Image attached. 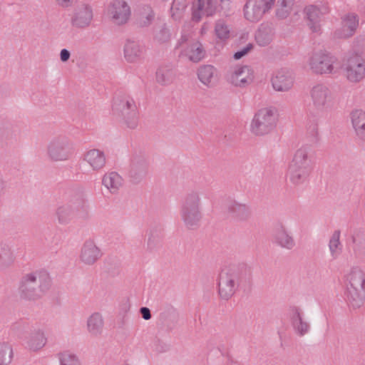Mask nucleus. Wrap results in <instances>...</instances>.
I'll list each match as a JSON object with an SVG mask.
<instances>
[{"instance_id":"nucleus-1","label":"nucleus","mask_w":365,"mask_h":365,"mask_svg":"<svg viewBox=\"0 0 365 365\" xmlns=\"http://www.w3.org/2000/svg\"><path fill=\"white\" fill-rule=\"evenodd\" d=\"M312 171L308 153L304 149L297 150L289 165L287 177L294 185H300L307 182Z\"/></svg>"},{"instance_id":"nucleus-2","label":"nucleus","mask_w":365,"mask_h":365,"mask_svg":"<svg viewBox=\"0 0 365 365\" xmlns=\"http://www.w3.org/2000/svg\"><path fill=\"white\" fill-rule=\"evenodd\" d=\"M347 297L353 307H359L365 299V277L357 268L351 269L346 276Z\"/></svg>"},{"instance_id":"nucleus-3","label":"nucleus","mask_w":365,"mask_h":365,"mask_svg":"<svg viewBox=\"0 0 365 365\" xmlns=\"http://www.w3.org/2000/svg\"><path fill=\"white\" fill-rule=\"evenodd\" d=\"M277 122L275 110L268 107L262 108L254 115L250 124V130L255 135H265L275 128Z\"/></svg>"},{"instance_id":"nucleus-4","label":"nucleus","mask_w":365,"mask_h":365,"mask_svg":"<svg viewBox=\"0 0 365 365\" xmlns=\"http://www.w3.org/2000/svg\"><path fill=\"white\" fill-rule=\"evenodd\" d=\"M335 59L329 53L315 51L309 55L306 61L307 67L314 73H331L334 69Z\"/></svg>"},{"instance_id":"nucleus-5","label":"nucleus","mask_w":365,"mask_h":365,"mask_svg":"<svg viewBox=\"0 0 365 365\" xmlns=\"http://www.w3.org/2000/svg\"><path fill=\"white\" fill-rule=\"evenodd\" d=\"M275 0H248L244 6V16L251 22L257 21L271 9Z\"/></svg>"},{"instance_id":"nucleus-6","label":"nucleus","mask_w":365,"mask_h":365,"mask_svg":"<svg viewBox=\"0 0 365 365\" xmlns=\"http://www.w3.org/2000/svg\"><path fill=\"white\" fill-rule=\"evenodd\" d=\"M103 257V251L93 240H88L82 245L79 261L85 266L94 265Z\"/></svg>"},{"instance_id":"nucleus-7","label":"nucleus","mask_w":365,"mask_h":365,"mask_svg":"<svg viewBox=\"0 0 365 365\" xmlns=\"http://www.w3.org/2000/svg\"><path fill=\"white\" fill-rule=\"evenodd\" d=\"M344 73L349 81H360L365 77V61L358 56L349 57L344 65Z\"/></svg>"},{"instance_id":"nucleus-8","label":"nucleus","mask_w":365,"mask_h":365,"mask_svg":"<svg viewBox=\"0 0 365 365\" xmlns=\"http://www.w3.org/2000/svg\"><path fill=\"white\" fill-rule=\"evenodd\" d=\"M254 72L247 66H240L233 68L229 75L228 81L236 87H245L254 80Z\"/></svg>"},{"instance_id":"nucleus-9","label":"nucleus","mask_w":365,"mask_h":365,"mask_svg":"<svg viewBox=\"0 0 365 365\" xmlns=\"http://www.w3.org/2000/svg\"><path fill=\"white\" fill-rule=\"evenodd\" d=\"M47 153L48 156L56 161L66 160L71 155L68 143L61 139L52 140L48 145Z\"/></svg>"},{"instance_id":"nucleus-10","label":"nucleus","mask_w":365,"mask_h":365,"mask_svg":"<svg viewBox=\"0 0 365 365\" xmlns=\"http://www.w3.org/2000/svg\"><path fill=\"white\" fill-rule=\"evenodd\" d=\"M311 96L314 106L318 109H325L332 106V95L324 86H314L312 90Z\"/></svg>"},{"instance_id":"nucleus-11","label":"nucleus","mask_w":365,"mask_h":365,"mask_svg":"<svg viewBox=\"0 0 365 365\" xmlns=\"http://www.w3.org/2000/svg\"><path fill=\"white\" fill-rule=\"evenodd\" d=\"M83 161L93 171L102 170L106 164V157L104 152L99 149H90L83 155Z\"/></svg>"},{"instance_id":"nucleus-12","label":"nucleus","mask_w":365,"mask_h":365,"mask_svg":"<svg viewBox=\"0 0 365 365\" xmlns=\"http://www.w3.org/2000/svg\"><path fill=\"white\" fill-rule=\"evenodd\" d=\"M236 290L235 279L234 276L227 273L222 272L220 277L218 284V293L220 297L225 300L230 299Z\"/></svg>"},{"instance_id":"nucleus-13","label":"nucleus","mask_w":365,"mask_h":365,"mask_svg":"<svg viewBox=\"0 0 365 365\" xmlns=\"http://www.w3.org/2000/svg\"><path fill=\"white\" fill-rule=\"evenodd\" d=\"M123 116L125 122L130 128H135L138 124L137 107L133 101H123L117 108Z\"/></svg>"},{"instance_id":"nucleus-14","label":"nucleus","mask_w":365,"mask_h":365,"mask_svg":"<svg viewBox=\"0 0 365 365\" xmlns=\"http://www.w3.org/2000/svg\"><path fill=\"white\" fill-rule=\"evenodd\" d=\"M109 15L116 24H125L130 16V9L125 2L118 0L109 9Z\"/></svg>"},{"instance_id":"nucleus-15","label":"nucleus","mask_w":365,"mask_h":365,"mask_svg":"<svg viewBox=\"0 0 365 365\" xmlns=\"http://www.w3.org/2000/svg\"><path fill=\"white\" fill-rule=\"evenodd\" d=\"M103 186L111 194H117L124 186V180L118 173H106L102 177Z\"/></svg>"},{"instance_id":"nucleus-16","label":"nucleus","mask_w":365,"mask_h":365,"mask_svg":"<svg viewBox=\"0 0 365 365\" xmlns=\"http://www.w3.org/2000/svg\"><path fill=\"white\" fill-rule=\"evenodd\" d=\"M359 26V19L356 15L351 14L346 15L341 21V26L336 31L339 38H349L351 36Z\"/></svg>"},{"instance_id":"nucleus-17","label":"nucleus","mask_w":365,"mask_h":365,"mask_svg":"<svg viewBox=\"0 0 365 365\" xmlns=\"http://www.w3.org/2000/svg\"><path fill=\"white\" fill-rule=\"evenodd\" d=\"M197 77L200 81L207 87L214 86L219 78L217 69L210 65L201 66L198 69Z\"/></svg>"},{"instance_id":"nucleus-18","label":"nucleus","mask_w":365,"mask_h":365,"mask_svg":"<svg viewBox=\"0 0 365 365\" xmlns=\"http://www.w3.org/2000/svg\"><path fill=\"white\" fill-rule=\"evenodd\" d=\"M93 19V12L91 8L83 6L76 11L73 19L72 24L74 26L84 28L88 26Z\"/></svg>"},{"instance_id":"nucleus-19","label":"nucleus","mask_w":365,"mask_h":365,"mask_svg":"<svg viewBox=\"0 0 365 365\" xmlns=\"http://www.w3.org/2000/svg\"><path fill=\"white\" fill-rule=\"evenodd\" d=\"M272 83L276 91H287L292 87L294 81L291 75L284 72H278L272 78Z\"/></svg>"},{"instance_id":"nucleus-20","label":"nucleus","mask_w":365,"mask_h":365,"mask_svg":"<svg viewBox=\"0 0 365 365\" xmlns=\"http://www.w3.org/2000/svg\"><path fill=\"white\" fill-rule=\"evenodd\" d=\"M351 123L357 137L365 140V112L361 110L352 112Z\"/></svg>"},{"instance_id":"nucleus-21","label":"nucleus","mask_w":365,"mask_h":365,"mask_svg":"<svg viewBox=\"0 0 365 365\" xmlns=\"http://www.w3.org/2000/svg\"><path fill=\"white\" fill-rule=\"evenodd\" d=\"M306 12L309 21V26L314 31H317L319 27V23L322 21L323 13L314 6H308Z\"/></svg>"},{"instance_id":"nucleus-22","label":"nucleus","mask_w":365,"mask_h":365,"mask_svg":"<svg viewBox=\"0 0 365 365\" xmlns=\"http://www.w3.org/2000/svg\"><path fill=\"white\" fill-rule=\"evenodd\" d=\"M185 55L190 60L197 62L204 57V50L199 42H195L186 48Z\"/></svg>"},{"instance_id":"nucleus-23","label":"nucleus","mask_w":365,"mask_h":365,"mask_svg":"<svg viewBox=\"0 0 365 365\" xmlns=\"http://www.w3.org/2000/svg\"><path fill=\"white\" fill-rule=\"evenodd\" d=\"M274 240L279 245L286 249H292L295 245L292 237L284 230H280L275 233Z\"/></svg>"},{"instance_id":"nucleus-24","label":"nucleus","mask_w":365,"mask_h":365,"mask_svg":"<svg viewBox=\"0 0 365 365\" xmlns=\"http://www.w3.org/2000/svg\"><path fill=\"white\" fill-rule=\"evenodd\" d=\"M46 341L47 339L44 333L38 331L31 334L28 344L31 350L38 351L46 345Z\"/></svg>"},{"instance_id":"nucleus-25","label":"nucleus","mask_w":365,"mask_h":365,"mask_svg":"<svg viewBox=\"0 0 365 365\" xmlns=\"http://www.w3.org/2000/svg\"><path fill=\"white\" fill-rule=\"evenodd\" d=\"M142 53V48L135 42H128L125 46V57L128 61H135Z\"/></svg>"},{"instance_id":"nucleus-26","label":"nucleus","mask_w":365,"mask_h":365,"mask_svg":"<svg viewBox=\"0 0 365 365\" xmlns=\"http://www.w3.org/2000/svg\"><path fill=\"white\" fill-rule=\"evenodd\" d=\"M13 358V351L6 342L0 343V365H9Z\"/></svg>"},{"instance_id":"nucleus-27","label":"nucleus","mask_w":365,"mask_h":365,"mask_svg":"<svg viewBox=\"0 0 365 365\" xmlns=\"http://www.w3.org/2000/svg\"><path fill=\"white\" fill-rule=\"evenodd\" d=\"M103 328V319L100 314H94L90 317L88 321V331L93 334L99 333Z\"/></svg>"},{"instance_id":"nucleus-28","label":"nucleus","mask_w":365,"mask_h":365,"mask_svg":"<svg viewBox=\"0 0 365 365\" xmlns=\"http://www.w3.org/2000/svg\"><path fill=\"white\" fill-rule=\"evenodd\" d=\"M329 247L331 255L336 257L341 250L340 232L335 230L329 240Z\"/></svg>"},{"instance_id":"nucleus-29","label":"nucleus","mask_w":365,"mask_h":365,"mask_svg":"<svg viewBox=\"0 0 365 365\" xmlns=\"http://www.w3.org/2000/svg\"><path fill=\"white\" fill-rule=\"evenodd\" d=\"M294 0H282L281 8L278 9L277 14L280 18H285L294 9Z\"/></svg>"},{"instance_id":"nucleus-30","label":"nucleus","mask_w":365,"mask_h":365,"mask_svg":"<svg viewBox=\"0 0 365 365\" xmlns=\"http://www.w3.org/2000/svg\"><path fill=\"white\" fill-rule=\"evenodd\" d=\"M198 10L202 14L211 15L215 10L212 0H198Z\"/></svg>"},{"instance_id":"nucleus-31","label":"nucleus","mask_w":365,"mask_h":365,"mask_svg":"<svg viewBox=\"0 0 365 365\" xmlns=\"http://www.w3.org/2000/svg\"><path fill=\"white\" fill-rule=\"evenodd\" d=\"M59 359L61 365H80L76 356L68 351L61 353Z\"/></svg>"},{"instance_id":"nucleus-32","label":"nucleus","mask_w":365,"mask_h":365,"mask_svg":"<svg viewBox=\"0 0 365 365\" xmlns=\"http://www.w3.org/2000/svg\"><path fill=\"white\" fill-rule=\"evenodd\" d=\"M217 36L222 40H225L230 36V31L227 26L223 23H218L215 27Z\"/></svg>"},{"instance_id":"nucleus-33","label":"nucleus","mask_w":365,"mask_h":365,"mask_svg":"<svg viewBox=\"0 0 365 365\" xmlns=\"http://www.w3.org/2000/svg\"><path fill=\"white\" fill-rule=\"evenodd\" d=\"M294 325L301 334L306 333L308 330V325L303 322L299 313H296V317L294 319Z\"/></svg>"},{"instance_id":"nucleus-34","label":"nucleus","mask_w":365,"mask_h":365,"mask_svg":"<svg viewBox=\"0 0 365 365\" xmlns=\"http://www.w3.org/2000/svg\"><path fill=\"white\" fill-rule=\"evenodd\" d=\"M252 48V44H248L245 48H243L241 51H239L236 52L234 55V57L235 59H240L242 57H243L245 55H246L250 51H251Z\"/></svg>"},{"instance_id":"nucleus-35","label":"nucleus","mask_w":365,"mask_h":365,"mask_svg":"<svg viewBox=\"0 0 365 365\" xmlns=\"http://www.w3.org/2000/svg\"><path fill=\"white\" fill-rule=\"evenodd\" d=\"M169 74L166 73L165 75L162 71H158L157 73V79L158 81L161 83H165L169 79Z\"/></svg>"},{"instance_id":"nucleus-36","label":"nucleus","mask_w":365,"mask_h":365,"mask_svg":"<svg viewBox=\"0 0 365 365\" xmlns=\"http://www.w3.org/2000/svg\"><path fill=\"white\" fill-rule=\"evenodd\" d=\"M140 313L144 319L148 320L151 317L150 309L147 307H142L140 309Z\"/></svg>"},{"instance_id":"nucleus-37","label":"nucleus","mask_w":365,"mask_h":365,"mask_svg":"<svg viewBox=\"0 0 365 365\" xmlns=\"http://www.w3.org/2000/svg\"><path fill=\"white\" fill-rule=\"evenodd\" d=\"M60 56L62 61H67L70 58V52L67 49H62Z\"/></svg>"},{"instance_id":"nucleus-38","label":"nucleus","mask_w":365,"mask_h":365,"mask_svg":"<svg viewBox=\"0 0 365 365\" xmlns=\"http://www.w3.org/2000/svg\"><path fill=\"white\" fill-rule=\"evenodd\" d=\"M58 4L62 6H68L72 0H57Z\"/></svg>"},{"instance_id":"nucleus-39","label":"nucleus","mask_w":365,"mask_h":365,"mask_svg":"<svg viewBox=\"0 0 365 365\" xmlns=\"http://www.w3.org/2000/svg\"><path fill=\"white\" fill-rule=\"evenodd\" d=\"M180 0H174V2H173V6L171 8V10H172V12H173V15H175V9H179L178 7H177V5L178 4Z\"/></svg>"},{"instance_id":"nucleus-40","label":"nucleus","mask_w":365,"mask_h":365,"mask_svg":"<svg viewBox=\"0 0 365 365\" xmlns=\"http://www.w3.org/2000/svg\"><path fill=\"white\" fill-rule=\"evenodd\" d=\"M27 280L29 282H35L36 280V277L34 274H30L27 277Z\"/></svg>"},{"instance_id":"nucleus-41","label":"nucleus","mask_w":365,"mask_h":365,"mask_svg":"<svg viewBox=\"0 0 365 365\" xmlns=\"http://www.w3.org/2000/svg\"><path fill=\"white\" fill-rule=\"evenodd\" d=\"M151 17H153V15H151V14H148V17H147L148 21H143V23H144L145 24H147V23L150 21V19Z\"/></svg>"},{"instance_id":"nucleus-42","label":"nucleus","mask_w":365,"mask_h":365,"mask_svg":"<svg viewBox=\"0 0 365 365\" xmlns=\"http://www.w3.org/2000/svg\"><path fill=\"white\" fill-rule=\"evenodd\" d=\"M185 220L187 222H190L191 221V217L190 216H187L185 217Z\"/></svg>"},{"instance_id":"nucleus-43","label":"nucleus","mask_w":365,"mask_h":365,"mask_svg":"<svg viewBox=\"0 0 365 365\" xmlns=\"http://www.w3.org/2000/svg\"><path fill=\"white\" fill-rule=\"evenodd\" d=\"M194 17H195V18H196V19H197V20H198V19H199V17H197V16H196V14H194Z\"/></svg>"}]
</instances>
